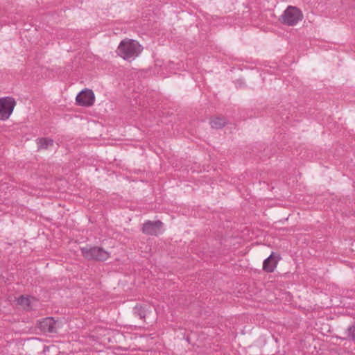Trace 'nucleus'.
<instances>
[{"label":"nucleus","instance_id":"nucleus-13","mask_svg":"<svg viewBox=\"0 0 355 355\" xmlns=\"http://www.w3.org/2000/svg\"><path fill=\"white\" fill-rule=\"evenodd\" d=\"M347 332L348 337L355 341V324L348 328Z\"/></svg>","mask_w":355,"mask_h":355},{"label":"nucleus","instance_id":"nucleus-6","mask_svg":"<svg viewBox=\"0 0 355 355\" xmlns=\"http://www.w3.org/2000/svg\"><path fill=\"white\" fill-rule=\"evenodd\" d=\"M163 223L160 220H147L142 227V232L147 235L157 236L162 230Z\"/></svg>","mask_w":355,"mask_h":355},{"label":"nucleus","instance_id":"nucleus-9","mask_svg":"<svg viewBox=\"0 0 355 355\" xmlns=\"http://www.w3.org/2000/svg\"><path fill=\"white\" fill-rule=\"evenodd\" d=\"M227 124V120L222 117H215L210 121V125L214 129H220Z\"/></svg>","mask_w":355,"mask_h":355},{"label":"nucleus","instance_id":"nucleus-8","mask_svg":"<svg viewBox=\"0 0 355 355\" xmlns=\"http://www.w3.org/2000/svg\"><path fill=\"white\" fill-rule=\"evenodd\" d=\"M280 259L281 257L279 254L272 252V254L264 260L263 270L267 272H272L276 268Z\"/></svg>","mask_w":355,"mask_h":355},{"label":"nucleus","instance_id":"nucleus-11","mask_svg":"<svg viewBox=\"0 0 355 355\" xmlns=\"http://www.w3.org/2000/svg\"><path fill=\"white\" fill-rule=\"evenodd\" d=\"M39 149H46L49 146H52L53 140L49 138H41L37 140Z\"/></svg>","mask_w":355,"mask_h":355},{"label":"nucleus","instance_id":"nucleus-1","mask_svg":"<svg viewBox=\"0 0 355 355\" xmlns=\"http://www.w3.org/2000/svg\"><path fill=\"white\" fill-rule=\"evenodd\" d=\"M142 51L143 47L137 41L125 38L120 42L116 53L123 59L130 61L138 57Z\"/></svg>","mask_w":355,"mask_h":355},{"label":"nucleus","instance_id":"nucleus-3","mask_svg":"<svg viewBox=\"0 0 355 355\" xmlns=\"http://www.w3.org/2000/svg\"><path fill=\"white\" fill-rule=\"evenodd\" d=\"M83 257L91 261H104L110 256V253L101 247L81 248Z\"/></svg>","mask_w":355,"mask_h":355},{"label":"nucleus","instance_id":"nucleus-10","mask_svg":"<svg viewBox=\"0 0 355 355\" xmlns=\"http://www.w3.org/2000/svg\"><path fill=\"white\" fill-rule=\"evenodd\" d=\"M17 304L20 305L25 310H31V300L29 297H26L24 296H21L17 299Z\"/></svg>","mask_w":355,"mask_h":355},{"label":"nucleus","instance_id":"nucleus-2","mask_svg":"<svg viewBox=\"0 0 355 355\" xmlns=\"http://www.w3.org/2000/svg\"><path fill=\"white\" fill-rule=\"evenodd\" d=\"M303 19L302 11L295 6H288L280 16L279 21L288 26H293Z\"/></svg>","mask_w":355,"mask_h":355},{"label":"nucleus","instance_id":"nucleus-12","mask_svg":"<svg viewBox=\"0 0 355 355\" xmlns=\"http://www.w3.org/2000/svg\"><path fill=\"white\" fill-rule=\"evenodd\" d=\"M148 309L142 305H137L135 307V313L139 316L141 319H145Z\"/></svg>","mask_w":355,"mask_h":355},{"label":"nucleus","instance_id":"nucleus-4","mask_svg":"<svg viewBox=\"0 0 355 355\" xmlns=\"http://www.w3.org/2000/svg\"><path fill=\"white\" fill-rule=\"evenodd\" d=\"M15 101L11 97L0 98V120H6L12 114L15 106Z\"/></svg>","mask_w":355,"mask_h":355},{"label":"nucleus","instance_id":"nucleus-7","mask_svg":"<svg viewBox=\"0 0 355 355\" xmlns=\"http://www.w3.org/2000/svg\"><path fill=\"white\" fill-rule=\"evenodd\" d=\"M37 327L44 333H55L57 329L56 322L53 318H46L38 321Z\"/></svg>","mask_w":355,"mask_h":355},{"label":"nucleus","instance_id":"nucleus-5","mask_svg":"<svg viewBox=\"0 0 355 355\" xmlns=\"http://www.w3.org/2000/svg\"><path fill=\"white\" fill-rule=\"evenodd\" d=\"M94 94L92 90L89 89L81 91L76 98L77 104L80 106H91L94 104Z\"/></svg>","mask_w":355,"mask_h":355}]
</instances>
